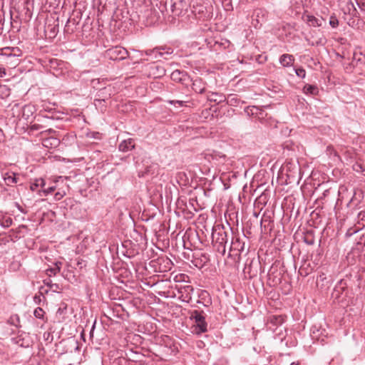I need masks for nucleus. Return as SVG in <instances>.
Instances as JSON below:
<instances>
[{"label":"nucleus","mask_w":365,"mask_h":365,"mask_svg":"<svg viewBox=\"0 0 365 365\" xmlns=\"http://www.w3.org/2000/svg\"><path fill=\"white\" fill-rule=\"evenodd\" d=\"M9 323L16 327L20 326V319L17 314L11 315L9 319Z\"/></svg>","instance_id":"aec40b11"},{"label":"nucleus","mask_w":365,"mask_h":365,"mask_svg":"<svg viewBox=\"0 0 365 365\" xmlns=\"http://www.w3.org/2000/svg\"><path fill=\"white\" fill-rule=\"evenodd\" d=\"M51 140H52L53 143H51V144H53L54 145H57L58 144V140L56 138H51V139H46L44 141V145L48 146V143H49Z\"/></svg>","instance_id":"2f4dec72"},{"label":"nucleus","mask_w":365,"mask_h":365,"mask_svg":"<svg viewBox=\"0 0 365 365\" xmlns=\"http://www.w3.org/2000/svg\"><path fill=\"white\" fill-rule=\"evenodd\" d=\"M245 242L240 237H233L230 247L229 256L233 257L237 261H240L241 254L245 250Z\"/></svg>","instance_id":"7ed1b4c3"},{"label":"nucleus","mask_w":365,"mask_h":365,"mask_svg":"<svg viewBox=\"0 0 365 365\" xmlns=\"http://www.w3.org/2000/svg\"><path fill=\"white\" fill-rule=\"evenodd\" d=\"M128 54V51L121 46H115L108 50V55L113 60L125 59Z\"/></svg>","instance_id":"39448f33"},{"label":"nucleus","mask_w":365,"mask_h":365,"mask_svg":"<svg viewBox=\"0 0 365 365\" xmlns=\"http://www.w3.org/2000/svg\"><path fill=\"white\" fill-rule=\"evenodd\" d=\"M188 101H178V100H170L168 101V103L170 105H173L174 106H177V105L180 107L182 106H187V103H188Z\"/></svg>","instance_id":"5701e85b"},{"label":"nucleus","mask_w":365,"mask_h":365,"mask_svg":"<svg viewBox=\"0 0 365 365\" xmlns=\"http://www.w3.org/2000/svg\"><path fill=\"white\" fill-rule=\"evenodd\" d=\"M238 101L239 100L235 96L231 95L228 98L227 103L230 106H237Z\"/></svg>","instance_id":"c756f323"},{"label":"nucleus","mask_w":365,"mask_h":365,"mask_svg":"<svg viewBox=\"0 0 365 365\" xmlns=\"http://www.w3.org/2000/svg\"><path fill=\"white\" fill-rule=\"evenodd\" d=\"M294 61V57L291 54H282L279 57V63L283 67H289L293 65V63Z\"/></svg>","instance_id":"9d476101"},{"label":"nucleus","mask_w":365,"mask_h":365,"mask_svg":"<svg viewBox=\"0 0 365 365\" xmlns=\"http://www.w3.org/2000/svg\"><path fill=\"white\" fill-rule=\"evenodd\" d=\"M18 209H19V210L20 212H23V213L24 212V210L22 209V207H21L20 205H18Z\"/></svg>","instance_id":"c9c22d12"},{"label":"nucleus","mask_w":365,"mask_h":365,"mask_svg":"<svg viewBox=\"0 0 365 365\" xmlns=\"http://www.w3.org/2000/svg\"><path fill=\"white\" fill-rule=\"evenodd\" d=\"M56 190V186H51L48 187L46 189L39 190H38V193L39 195H42V193L43 194V196H47L48 194L53 192Z\"/></svg>","instance_id":"393cba45"},{"label":"nucleus","mask_w":365,"mask_h":365,"mask_svg":"<svg viewBox=\"0 0 365 365\" xmlns=\"http://www.w3.org/2000/svg\"><path fill=\"white\" fill-rule=\"evenodd\" d=\"M304 20L311 26L316 27L321 26V20L312 15H306L304 16Z\"/></svg>","instance_id":"4468645a"},{"label":"nucleus","mask_w":365,"mask_h":365,"mask_svg":"<svg viewBox=\"0 0 365 365\" xmlns=\"http://www.w3.org/2000/svg\"><path fill=\"white\" fill-rule=\"evenodd\" d=\"M225 96L218 93H209L207 94V100L215 102L217 104L221 103L225 101Z\"/></svg>","instance_id":"ddd939ff"},{"label":"nucleus","mask_w":365,"mask_h":365,"mask_svg":"<svg viewBox=\"0 0 365 365\" xmlns=\"http://www.w3.org/2000/svg\"><path fill=\"white\" fill-rule=\"evenodd\" d=\"M134 148L135 143L132 138L123 140L118 145V149L121 152H128L132 150Z\"/></svg>","instance_id":"1a4fd4ad"},{"label":"nucleus","mask_w":365,"mask_h":365,"mask_svg":"<svg viewBox=\"0 0 365 365\" xmlns=\"http://www.w3.org/2000/svg\"><path fill=\"white\" fill-rule=\"evenodd\" d=\"M45 312L41 307H37L34 312V315L37 319H43Z\"/></svg>","instance_id":"a878e982"},{"label":"nucleus","mask_w":365,"mask_h":365,"mask_svg":"<svg viewBox=\"0 0 365 365\" xmlns=\"http://www.w3.org/2000/svg\"><path fill=\"white\" fill-rule=\"evenodd\" d=\"M305 94L316 95L318 93V88L314 85L306 84L303 88Z\"/></svg>","instance_id":"f3484780"},{"label":"nucleus","mask_w":365,"mask_h":365,"mask_svg":"<svg viewBox=\"0 0 365 365\" xmlns=\"http://www.w3.org/2000/svg\"><path fill=\"white\" fill-rule=\"evenodd\" d=\"M6 75L5 69L2 67H0V77L4 76Z\"/></svg>","instance_id":"72a5a7b5"},{"label":"nucleus","mask_w":365,"mask_h":365,"mask_svg":"<svg viewBox=\"0 0 365 365\" xmlns=\"http://www.w3.org/2000/svg\"><path fill=\"white\" fill-rule=\"evenodd\" d=\"M188 0H172L171 11L175 16H180L188 9Z\"/></svg>","instance_id":"20e7f679"},{"label":"nucleus","mask_w":365,"mask_h":365,"mask_svg":"<svg viewBox=\"0 0 365 365\" xmlns=\"http://www.w3.org/2000/svg\"><path fill=\"white\" fill-rule=\"evenodd\" d=\"M346 6H347L348 11L350 14H351L353 16L356 15L357 10L354 6V3L351 0H349V1L347 2Z\"/></svg>","instance_id":"b1692460"},{"label":"nucleus","mask_w":365,"mask_h":365,"mask_svg":"<svg viewBox=\"0 0 365 365\" xmlns=\"http://www.w3.org/2000/svg\"><path fill=\"white\" fill-rule=\"evenodd\" d=\"M365 165H363L360 163H355L353 165V170L357 173H361L362 174H364V173L365 172Z\"/></svg>","instance_id":"bb28decb"},{"label":"nucleus","mask_w":365,"mask_h":365,"mask_svg":"<svg viewBox=\"0 0 365 365\" xmlns=\"http://www.w3.org/2000/svg\"><path fill=\"white\" fill-rule=\"evenodd\" d=\"M192 88L195 93H202L205 91V83L200 78H197L193 81Z\"/></svg>","instance_id":"9b49d317"},{"label":"nucleus","mask_w":365,"mask_h":365,"mask_svg":"<svg viewBox=\"0 0 365 365\" xmlns=\"http://www.w3.org/2000/svg\"><path fill=\"white\" fill-rule=\"evenodd\" d=\"M284 321V317L282 316V315H273V316H271L270 318H269V322L270 324L274 325V326H278V325H281Z\"/></svg>","instance_id":"a211bd4d"},{"label":"nucleus","mask_w":365,"mask_h":365,"mask_svg":"<svg viewBox=\"0 0 365 365\" xmlns=\"http://www.w3.org/2000/svg\"><path fill=\"white\" fill-rule=\"evenodd\" d=\"M329 24L332 28H336L339 25V20L334 16H331L329 19Z\"/></svg>","instance_id":"c85d7f7f"},{"label":"nucleus","mask_w":365,"mask_h":365,"mask_svg":"<svg viewBox=\"0 0 365 365\" xmlns=\"http://www.w3.org/2000/svg\"><path fill=\"white\" fill-rule=\"evenodd\" d=\"M187 78V73L179 70H175L171 73V78L175 82L183 83Z\"/></svg>","instance_id":"f8f14e48"},{"label":"nucleus","mask_w":365,"mask_h":365,"mask_svg":"<svg viewBox=\"0 0 365 365\" xmlns=\"http://www.w3.org/2000/svg\"><path fill=\"white\" fill-rule=\"evenodd\" d=\"M33 113V107L31 106L27 105L24 106L22 109V115L26 118H29L30 114Z\"/></svg>","instance_id":"412c9836"},{"label":"nucleus","mask_w":365,"mask_h":365,"mask_svg":"<svg viewBox=\"0 0 365 365\" xmlns=\"http://www.w3.org/2000/svg\"><path fill=\"white\" fill-rule=\"evenodd\" d=\"M295 71V73L296 75L301 78H304L305 76H306V71L304 68H295L294 69Z\"/></svg>","instance_id":"cd10ccee"},{"label":"nucleus","mask_w":365,"mask_h":365,"mask_svg":"<svg viewBox=\"0 0 365 365\" xmlns=\"http://www.w3.org/2000/svg\"><path fill=\"white\" fill-rule=\"evenodd\" d=\"M19 56V54L14 53V56Z\"/></svg>","instance_id":"e433bc0d"},{"label":"nucleus","mask_w":365,"mask_h":365,"mask_svg":"<svg viewBox=\"0 0 365 365\" xmlns=\"http://www.w3.org/2000/svg\"><path fill=\"white\" fill-rule=\"evenodd\" d=\"M46 182L43 178H36L31 182L30 189L32 191H37L38 187H43Z\"/></svg>","instance_id":"2eb2a0df"},{"label":"nucleus","mask_w":365,"mask_h":365,"mask_svg":"<svg viewBox=\"0 0 365 365\" xmlns=\"http://www.w3.org/2000/svg\"><path fill=\"white\" fill-rule=\"evenodd\" d=\"M66 195V192L64 190L63 191H58L54 195V198L56 200H61L64 196Z\"/></svg>","instance_id":"7c9ffc66"},{"label":"nucleus","mask_w":365,"mask_h":365,"mask_svg":"<svg viewBox=\"0 0 365 365\" xmlns=\"http://www.w3.org/2000/svg\"><path fill=\"white\" fill-rule=\"evenodd\" d=\"M61 265H62V263L61 262H56L54 264V267H59L61 269Z\"/></svg>","instance_id":"f704fd0d"},{"label":"nucleus","mask_w":365,"mask_h":365,"mask_svg":"<svg viewBox=\"0 0 365 365\" xmlns=\"http://www.w3.org/2000/svg\"><path fill=\"white\" fill-rule=\"evenodd\" d=\"M12 219L11 217H1L0 219V225L1 227L6 228L12 225Z\"/></svg>","instance_id":"6ab92c4d"},{"label":"nucleus","mask_w":365,"mask_h":365,"mask_svg":"<svg viewBox=\"0 0 365 365\" xmlns=\"http://www.w3.org/2000/svg\"><path fill=\"white\" fill-rule=\"evenodd\" d=\"M43 282L46 286L48 287L54 292H58L61 289L60 285L53 283L50 278L46 279Z\"/></svg>","instance_id":"dca6fc26"},{"label":"nucleus","mask_w":365,"mask_h":365,"mask_svg":"<svg viewBox=\"0 0 365 365\" xmlns=\"http://www.w3.org/2000/svg\"><path fill=\"white\" fill-rule=\"evenodd\" d=\"M245 113L247 115H252L257 118L259 120L264 119L266 113L264 110L257 106H247L245 108Z\"/></svg>","instance_id":"0eeeda50"},{"label":"nucleus","mask_w":365,"mask_h":365,"mask_svg":"<svg viewBox=\"0 0 365 365\" xmlns=\"http://www.w3.org/2000/svg\"><path fill=\"white\" fill-rule=\"evenodd\" d=\"M3 179L8 186H13L18 182L19 178L14 172H6L3 174Z\"/></svg>","instance_id":"6e6552de"},{"label":"nucleus","mask_w":365,"mask_h":365,"mask_svg":"<svg viewBox=\"0 0 365 365\" xmlns=\"http://www.w3.org/2000/svg\"><path fill=\"white\" fill-rule=\"evenodd\" d=\"M173 53V49L170 47L168 48H155L152 50H148L146 51V54L149 56H153L155 58H158V57H163L165 59H167L166 56L170 55Z\"/></svg>","instance_id":"423d86ee"},{"label":"nucleus","mask_w":365,"mask_h":365,"mask_svg":"<svg viewBox=\"0 0 365 365\" xmlns=\"http://www.w3.org/2000/svg\"><path fill=\"white\" fill-rule=\"evenodd\" d=\"M191 320L195 322V332L197 334L207 331V323L205 321V314L203 311L193 310L190 313Z\"/></svg>","instance_id":"f03ea898"},{"label":"nucleus","mask_w":365,"mask_h":365,"mask_svg":"<svg viewBox=\"0 0 365 365\" xmlns=\"http://www.w3.org/2000/svg\"><path fill=\"white\" fill-rule=\"evenodd\" d=\"M41 128V125L39 124H34L31 126V130H38Z\"/></svg>","instance_id":"473e14b6"},{"label":"nucleus","mask_w":365,"mask_h":365,"mask_svg":"<svg viewBox=\"0 0 365 365\" xmlns=\"http://www.w3.org/2000/svg\"><path fill=\"white\" fill-rule=\"evenodd\" d=\"M227 235L225 228L220 225L214 226L212 232V243L217 252L224 255L226 252Z\"/></svg>","instance_id":"f257e3e1"},{"label":"nucleus","mask_w":365,"mask_h":365,"mask_svg":"<svg viewBox=\"0 0 365 365\" xmlns=\"http://www.w3.org/2000/svg\"><path fill=\"white\" fill-rule=\"evenodd\" d=\"M61 271V268L59 267H51L46 270V274L48 276V278H50L52 276L56 275L59 272Z\"/></svg>","instance_id":"4be33fe9"}]
</instances>
